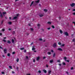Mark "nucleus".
<instances>
[{"label":"nucleus","mask_w":75,"mask_h":75,"mask_svg":"<svg viewBox=\"0 0 75 75\" xmlns=\"http://www.w3.org/2000/svg\"><path fill=\"white\" fill-rule=\"evenodd\" d=\"M7 49L5 48L4 49V51L5 54H6L7 53Z\"/></svg>","instance_id":"1"},{"label":"nucleus","mask_w":75,"mask_h":75,"mask_svg":"<svg viewBox=\"0 0 75 75\" xmlns=\"http://www.w3.org/2000/svg\"><path fill=\"white\" fill-rule=\"evenodd\" d=\"M0 17L2 18L3 17V14H2V13H1V11H0Z\"/></svg>","instance_id":"2"},{"label":"nucleus","mask_w":75,"mask_h":75,"mask_svg":"<svg viewBox=\"0 0 75 75\" xmlns=\"http://www.w3.org/2000/svg\"><path fill=\"white\" fill-rule=\"evenodd\" d=\"M75 4L73 3L72 4H70L71 6V7H74L75 6Z\"/></svg>","instance_id":"3"},{"label":"nucleus","mask_w":75,"mask_h":75,"mask_svg":"<svg viewBox=\"0 0 75 75\" xmlns=\"http://www.w3.org/2000/svg\"><path fill=\"white\" fill-rule=\"evenodd\" d=\"M57 44H56V43H54L53 45V47L54 48H55V47H56V46H57Z\"/></svg>","instance_id":"4"},{"label":"nucleus","mask_w":75,"mask_h":75,"mask_svg":"<svg viewBox=\"0 0 75 75\" xmlns=\"http://www.w3.org/2000/svg\"><path fill=\"white\" fill-rule=\"evenodd\" d=\"M64 34L65 35H66L67 36H68V32H64Z\"/></svg>","instance_id":"5"},{"label":"nucleus","mask_w":75,"mask_h":75,"mask_svg":"<svg viewBox=\"0 0 75 75\" xmlns=\"http://www.w3.org/2000/svg\"><path fill=\"white\" fill-rule=\"evenodd\" d=\"M6 42L8 44H11V41L9 40H7Z\"/></svg>","instance_id":"6"},{"label":"nucleus","mask_w":75,"mask_h":75,"mask_svg":"<svg viewBox=\"0 0 75 75\" xmlns=\"http://www.w3.org/2000/svg\"><path fill=\"white\" fill-rule=\"evenodd\" d=\"M39 16L40 17H43V16H44V15L39 14Z\"/></svg>","instance_id":"7"},{"label":"nucleus","mask_w":75,"mask_h":75,"mask_svg":"<svg viewBox=\"0 0 75 75\" xmlns=\"http://www.w3.org/2000/svg\"><path fill=\"white\" fill-rule=\"evenodd\" d=\"M48 73L49 74H51V70H48Z\"/></svg>","instance_id":"8"},{"label":"nucleus","mask_w":75,"mask_h":75,"mask_svg":"<svg viewBox=\"0 0 75 75\" xmlns=\"http://www.w3.org/2000/svg\"><path fill=\"white\" fill-rule=\"evenodd\" d=\"M2 14H3L4 16H5V14H6V12H3L2 13Z\"/></svg>","instance_id":"9"},{"label":"nucleus","mask_w":75,"mask_h":75,"mask_svg":"<svg viewBox=\"0 0 75 75\" xmlns=\"http://www.w3.org/2000/svg\"><path fill=\"white\" fill-rule=\"evenodd\" d=\"M17 16H16L14 17L13 18V20H16V19H17Z\"/></svg>","instance_id":"10"},{"label":"nucleus","mask_w":75,"mask_h":75,"mask_svg":"<svg viewBox=\"0 0 75 75\" xmlns=\"http://www.w3.org/2000/svg\"><path fill=\"white\" fill-rule=\"evenodd\" d=\"M43 11H45V12H47V11H48V10L47 9H44L43 10Z\"/></svg>","instance_id":"11"},{"label":"nucleus","mask_w":75,"mask_h":75,"mask_svg":"<svg viewBox=\"0 0 75 75\" xmlns=\"http://www.w3.org/2000/svg\"><path fill=\"white\" fill-rule=\"evenodd\" d=\"M43 71L44 72V73H47V71L45 70H43Z\"/></svg>","instance_id":"12"},{"label":"nucleus","mask_w":75,"mask_h":75,"mask_svg":"<svg viewBox=\"0 0 75 75\" xmlns=\"http://www.w3.org/2000/svg\"><path fill=\"white\" fill-rule=\"evenodd\" d=\"M53 62H54V61H53V60H51L50 61V63H52Z\"/></svg>","instance_id":"13"},{"label":"nucleus","mask_w":75,"mask_h":75,"mask_svg":"<svg viewBox=\"0 0 75 75\" xmlns=\"http://www.w3.org/2000/svg\"><path fill=\"white\" fill-rule=\"evenodd\" d=\"M58 50H59V51H62V49L61 48H59L58 49Z\"/></svg>","instance_id":"14"},{"label":"nucleus","mask_w":75,"mask_h":75,"mask_svg":"<svg viewBox=\"0 0 75 75\" xmlns=\"http://www.w3.org/2000/svg\"><path fill=\"white\" fill-rule=\"evenodd\" d=\"M39 2H40V0H38L37 1H35V2L37 3H39Z\"/></svg>","instance_id":"15"},{"label":"nucleus","mask_w":75,"mask_h":75,"mask_svg":"<svg viewBox=\"0 0 75 75\" xmlns=\"http://www.w3.org/2000/svg\"><path fill=\"white\" fill-rule=\"evenodd\" d=\"M12 42L14 43V39H12Z\"/></svg>","instance_id":"16"},{"label":"nucleus","mask_w":75,"mask_h":75,"mask_svg":"<svg viewBox=\"0 0 75 75\" xmlns=\"http://www.w3.org/2000/svg\"><path fill=\"white\" fill-rule=\"evenodd\" d=\"M60 34H62V31L61 30H60Z\"/></svg>","instance_id":"17"},{"label":"nucleus","mask_w":75,"mask_h":75,"mask_svg":"<svg viewBox=\"0 0 75 75\" xmlns=\"http://www.w3.org/2000/svg\"><path fill=\"white\" fill-rule=\"evenodd\" d=\"M35 50V48H34V47H33L32 48V50L33 51H34V50Z\"/></svg>","instance_id":"18"},{"label":"nucleus","mask_w":75,"mask_h":75,"mask_svg":"<svg viewBox=\"0 0 75 75\" xmlns=\"http://www.w3.org/2000/svg\"><path fill=\"white\" fill-rule=\"evenodd\" d=\"M39 59H40V57H38L37 58V61H38V60H39Z\"/></svg>","instance_id":"19"},{"label":"nucleus","mask_w":75,"mask_h":75,"mask_svg":"<svg viewBox=\"0 0 75 75\" xmlns=\"http://www.w3.org/2000/svg\"><path fill=\"white\" fill-rule=\"evenodd\" d=\"M2 41H4V42H6V40L5 39H3Z\"/></svg>","instance_id":"20"},{"label":"nucleus","mask_w":75,"mask_h":75,"mask_svg":"<svg viewBox=\"0 0 75 75\" xmlns=\"http://www.w3.org/2000/svg\"><path fill=\"white\" fill-rule=\"evenodd\" d=\"M47 24H51V22H47Z\"/></svg>","instance_id":"21"},{"label":"nucleus","mask_w":75,"mask_h":75,"mask_svg":"<svg viewBox=\"0 0 75 75\" xmlns=\"http://www.w3.org/2000/svg\"><path fill=\"white\" fill-rule=\"evenodd\" d=\"M11 23H12L11 22H8V24L10 25H11Z\"/></svg>","instance_id":"22"},{"label":"nucleus","mask_w":75,"mask_h":75,"mask_svg":"<svg viewBox=\"0 0 75 75\" xmlns=\"http://www.w3.org/2000/svg\"><path fill=\"white\" fill-rule=\"evenodd\" d=\"M24 49V48L22 47L20 49L21 50H23Z\"/></svg>","instance_id":"23"},{"label":"nucleus","mask_w":75,"mask_h":75,"mask_svg":"<svg viewBox=\"0 0 75 75\" xmlns=\"http://www.w3.org/2000/svg\"><path fill=\"white\" fill-rule=\"evenodd\" d=\"M55 53H54L53 55V57H55Z\"/></svg>","instance_id":"24"},{"label":"nucleus","mask_w":75,"mask_h":75,"mask_svg":"<svg viewBox=\"0 0 75 75\" xmlns=\"http://www.w3.org/2000/svg\"><path fill=\"white\" fill-rule=\"evenodd\" d=\"M9 68H10V69H12L13 68H12V67H11V66H10L9 67Z\"/></svg>","instance_id":"25"},{"label":"nucleus","mask_w":75,"mask_h":75,"mask_svg":"<svg viewBox=\"0 0 75 75\" xmlns=\"http://www.w3.org/2000/svg\"><path fill=\"white\" fill-rule=\"evenodd\" d=\"M65 60L66 61H67V58L66 57H64V58Z\"/></svg>","instance_id":"26"},{"label":"nucleus","mask_w":75,"mask_h":75,"mask_svg":"<svg viewBox=\"0 0 75 75\" xmlns=\"http://www.w3.org/2000/svg\"><path fill=\"white\" fill-rule=\"evenodd\" d=\"M19 61V59L18 58H17L16 59V62H18Z\"/></svg>","instance_id":"27"},{"label":"nucleus","mask_w":75,"mask_h":75,"mask_svg":"<svg viewBox=\"0 0 75 75\" xmlns=\"http://www.w3.org/2000/svg\"><path fill=\"white\" fill-rule=\"evenodd\" d=\"M58 44L59 45H61V42H59Z\"/></svg>","instance_id":"28"},{"label":"nucleus","mask_w":75,"mask_h":75,"mask_svg":"<svg viewBox=\"0 0 75 75\" xmlns=\"http://www.w3.org/2000/svg\"><path fill=\"white\" fill-rule=\"evenodd\" d=\"M4 21V20H2L1 22V24H3V23Z\"/></svg>","instance_id":"29"},{"label":"nucleus","mask_w":75,"mask_h":75,"mask_svg":"<svg viewBox=\"0 0 75 75\" xmlns=\"http://www.w3.org/2000/svg\"><path fill=\"white\" fill-rule=\"evenodd\" d=\"M57 62H60L61 61H60V60H59L57 61Z\"/></svg>","instance_id":"30"},{"label":"nucleus","mask_w":75,"mask_h":75,"mask_svg":"<svg viewBox=\"0 0 75 75\" xmlns=\"http://www.w3.org/2000/svg\"><path fill=\"white\" fill-rule=\"evenodd\" d=\"M10 53H8L7 54V56H8V57H10Z\"/></svg>","instance_id":"31"},{"label":"nucleus","mask_w":75,"mask_h":75,"mask_svg":"<svg viewBox=\"0 0 75 75\" xmlns=\"http://www.w3.org/2000/svg\"><path fill=\"white\" fill-rule=\"evenodd\" d=\"M30 30L32 31H33V30H34V29H33V28H30Z\"/></svg>","instance_id":"32"},{"label":"nucleus","mask_w":75,"mask_h":75,"mask_svg":"<svg viewBox=\"0 0 75 75\" xmlns=\"http://www.w3.org/2000/svg\"><path fill=\"white\" fill-rule=\"evenodd\" d=\"M64 45H65L64 44H63L61 45V47H64Z\"/></svg>","instance_id":"33"},{"label":"nucleus","mask_w":75,"mask_h":75,"mask_svg":"<svg viewBox=\"0 0 75 75\" xmlns=\"http://www.w3.org/2000/svg\"><path fill=\"white\" fill-rule=\"evenodd\" d=\"M52 28H55V27H54V25H52Z\"/></svg>","instance_id":"34"},{"label":"nucleus","mask_w":75,"mask_h":75,"mask_svg":"<svg viewBox=\"0 0 75 75\" xmlns=\"http://www.w3.org/2000/svg\"><path fill=\"white\" fill-rule=\"evenodd\" d=\"M39 41H42V39L41 38L39 39Z\"/></svg>","instance_id":"35"},{"label":"nucleus","mask_w":75,"mask_h":75,"mask_svg":"<svg viewBox=\"0 0 75 75\" xmlns=\"http://www.w3.org/2000/svg\"><path fill=\"white\" fill-rule=\"evenodd\" d=\"M1 74H5V73L3 71L1 72Z\"/></svg>","instance_id":"36"},{"label":"nucleus","mask_w":75,"mask_h":75,"mask_svg":"<svg viewBox=\"0 0 75 75\" xmlns=\"http://www.w3.org/2000/svg\"><path fill=\"white\" fill-rule=\"evenodd\" d=\"M63 65H66V64L65 63V62H63Z\"/></svg>","instance_id":"37"},{"label":"nucleus","mask_w":75,"mask_h":75,"mask_svg":"<svg viewBox=\"0 0 75 75\" xmlns=\"http://www.w3.org/2000/svg\"><path fill=\"white\" fill-rule=\"evenodd\" d=\"M48 54L49 55H51V52H48Z\"/></svg>","instance_id":"38"},{"label":"nucleus","mask_w":75,"mask_h":75,"mask_svg":"<svg viewBox=\"0 0 75 75\" xmlns=\"http://www.w3.org/2000/svg\"><path fill=\"white\" fill-rule=\"evenodd\" d=\"M71 70H72V69H74V68L73 67H71Z\"/></svg>","instance_id":"39"},{"label":"nucleus","mask_w":75,"mask_h":75,"mask_svg":"<svg viewBox=\"0 0 75 75\" xmlns=\"http://www.w3.org/2000/svg\"><path fill=\"white\" fill-rule=\"evenodd\" d=\"M2 31H5V29H2Z\"/></svg>","instance_id":"40"},{"label":"nucleus","mask_w":75,"mask_h":75,"mask_svg":"<svg viewBox=\"0 0 75 75\" xmlns=\"http://www.w3.org/2000/svg\"><path fill=\"white\" fill-rule=\"evenodd\" d=\"M66 61L67 62H69V60H67Z\"/></svg>","instance_id":"41"},{"label":"nucleus","mask_w":75,"mask_h":75,"mask_svg":"<svg viewBox=\"0 0 75 75\" xmlns=\"http://www.w3.org/2000/svg\"><path fill=\"white\" fill-rule=\"evenodd\" d=\"M38 72L39 73H41V71L40 70H39L38 71Z\"/></svg>","instance_id":"42"},{"label":"nucleus","mask_w":75,"mask_h":75,"mask_svg":"<svg viewBox=\"0 0 75 75\" xmlns=\"http://www.w3.org/2000/svg\"><path fill=\"white\" fill-rule=\"evenodd\" d=\"M15 53H16V52H13L12 53V54H15Z\"/></svg>","instance_id":"43"},{"label":"nucleus","mask_w":75,"mask_h":75,"mask_svg":"<svg viewBox=\"0 0 75 75\" xmlns=\"http://www.w3.org/2000/svg\"><path fill=\"white\" fill-rule=\"evenodd\" d=\"M40 24H38V27H40Z\"/></svg>","instance_id":"44"},{"label":"nucleus","mask_w":75,"mask_h":75,"mask_svg":"<svg viewBox=\"0 0 75 75\" xmlns=\"http://www.w3.org/2000/svg\"><path fill=\"white\" fill-rule=\"evenodd\" d=\"M15 31H13V34H15Z\"/></svg>","instance_id":"45"},{"label":"nucleus","mask_w":75,"mask_h":75,"mask_svg":"<svg viewBox=\"0 0 75 75\" xmlns=\"http://www.w3.org/2000/svg\"><path fill=\"white\" fill-rule=\"evenodd\" d=\"M33 62H35V59H33Z\"/></svg>","instance_id":"46"},{"label":"nucleus","mask_w":75,"mask_h":75,"mask_svg":"<svg viewBox=\"0 0 75 75\" xmlns=\"http://www.w3.org/2000/svg\"><path fill=\"white\" fill-rule=\"evenodd\" d=\"M33 3H34V1L32 2L31 3V4H33Z\"/></svg>","instance_id":"47"},{"label":"nucleus","mask_w":75,"mask_h":75,"mask_svg":"<svg viewBox=\"0 0 75 75\" xmlns=\"http://www.w3.org/2000/svg\"><path fill=\"white\" fill-rule=\"evenodd\" d=\"M51 52H53L54 51H53V50H51Z\"/></svg>","instance_id":"48"},{"label":"nucleus","mask_w":75,"mask_h":75,"mask_svg":"<svg viewBox=\"0 0 75 75\" xmlns=\"http://www.w3.org/2000/svg\"><path fill=\"white\" fill-rule=\"evenodd\" d=\"M26 59H28V56H26Z\"/></svg>","instance_id":"49"},{"label":"nucleus","mask_w":75,"mask_h":75,"mask_svg":"<svg viewBox=\"0 0 75 75\" xmlns=\"http://www.w3.org/2000/svg\"><path fill=\"white\" fill-rule=\"evenodd\" d=\"M73 11H75V9H74L73 10H72Z\"/></svg>","instance_id":"50"},{"label":"nucleus","mask_w":75,"mask_h":75,"mask_svg":"<svg viewBox=\"0 0 75 75\" xmlns=\"http://www.w3.org/2000/svg\"><path fill=\"white\" fill-rule=\"evenodd\" d=\"M72 41H73V42H75V40L74 39H73Z\"/></svg>","instance_id":"51"},{"label":"nucleus","mask_w":75,"mask_h":75,"mask_svg":"<svg viewBox=\"0 0 75 75\" xmlns=\"http://www.w3.org/2000/svg\"><path fill=\"white\" fill-rule=\"evenodd\" d=\"M72 14L73 15H75V12H74V13H73Z\"/></svg>","instance_id":"52"},{"label":"nucleus","mask_w":75,"mask_h":75,"mask_svg":"<svg viewBox=\"0 0 75 75\" xmlns=\"http://www.w3.org/2000/svg\"><path fill=\"white\" fill-rule=\"evenodd\" d=\"M12 74H15V72H14L13 71H12Z\"/></svg>","instance_id":"53"},{"label":"nucleus","mask_w":75,"mask_h":75,"mask_svg":"<svg viewBox=\"0 0 75 75\" xmlns=\"http://www.w3.org/2000/svg\"><path fill=\"white\" fill-rule=\"evenodd\" d=\"M46 67H47V68L48 67V66L47 64H46Z\"/></svg>","instance_id":"54"},{"label":"nucleus","mask_w":75,"mask_h":75,"mask_svg":"<svg viewBox=\"0 0 75 75\" xmlns=\"http://www.w3.org/2000/svg\"><path fill=\"white\" fill-rule=\"evenodd\" d=\"M66 73L68 75V74H69L68 72L67 71H66Z\"/></svg>","instance_id":"55"},{"label":"nucleus","mask_w":75,"mask_h":75,"mask_svg":"<svg viewBox=\"0 0 75 75\" xmlns=\"http://www.w3.org/2000/svg\"><path fill=\"white\" fill-rule=\"evenodd\" d=\"M50 28H47V30H50Z\"/></svg>","instance_id":"56"},{"label":"nucleus","mask_w":75,"mask_h":75,"mask_svg":"<svg viewBox=\"0 0 75 75\" xmlns=\"http://www.w3.org/2000/svg\"><path fill=\"white\" fill-rule=\"evenodd\" d=\"M46 57H43V59H45V58H46Z\"/></svg>","instance_id":"57"},{"label":"nucleus","mask_w":75,"mask_h":75,"mask_svg":"<svg viewBox=\"0 0 75 75\" xmlns=\"http://www.w3.org/2000/svg\"><path fill=\"white\" fill-rule=\"evenodd\" d=\"M33 42L31 43L30 44V45H33Z\"/></svg>","instance_id":"58"},{"label":"nucleus","mask_w":75,"mask_h":75,"mask_svg":"<svg viewBox=\"0 0 75 75\" xmlns=\"http://www.w3.org/2000/svg\"><path fill=\"white\" fill-rule=\"evenodd\" d=\"M73 23H74L75 25V22H73Z\"/></svg>","instance_id":"59"},{"label":"nucleus","mask_w":75,"mask_h":75,"mask_svg":"<svg viewBox=\"0 0 75 75\" xmlns=\"http://www.w3.org/2000/svg\"><path fill=\"white\" fill-rule=\"evenodd\" d=\"M0 35H2V33H0Z\"/></svg>","instance_id":"60"},{"label":"nucleus","mask_w":75,"mask_h":75,"mask_svg":"<svg viewBox=\"0 0 75 75\" xmlns=\"http://www.w3.org/2000/svg\"><path fill=\"white\" fill-rule=\"evenodd\" d=\"M19 15V14H17L16 15V16L18 17V16Z\"/></svg>","instance_id":"61"},{"label":"nucleus","mask_w":75,"mask_h":75,"mask_svg":"<svg viewBox=\"0 0 75 75\" xmlns=\"http://www.w3.org/2000/svg\"><path fill=\"white\" fill-rule=\"evenodd\" d=\"M4 39H6V37H4Z\"/></svg>","instance_id":"62"},{"label":"nucleus","mask_w":75,"mask_h":75,"mask_svg":"<svg viewBox=\"0 0 75 75\" xmlns=\"http://www.w3.org/2000/svg\"><path fill=\"white\" fill-rule=\"evenodd\" d=\"M16 69H18V67H16Z\"/></svg>","instance_id":"63"},{"label":"nucleus","mask_w":75,"mask_h":75,"mask_svg":"<svg viewBox=\"0 0 75 75\" xmlns=\"http://www.w3.org/2000/svg\"><path fill=\"white\" fill-rule=\"evenodd\" d=\"M31 75V74H27V75Z\"/></svg>","instance_id":"64"}]
</instances>
